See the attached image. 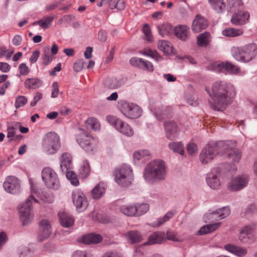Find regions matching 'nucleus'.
<instances>
[{
    "label": "nucleus",
    "instance_id": "21",
    "mask_svg": "<svg viewBox=\"0 0 257 257\" xmlns=\"http://www.w3.org/2000/svg\"><path fill=\"white\" fill-rule=\"evenodd\" d=\"M72 156L68 153H63L60 157V168L62 172L70 169L72 166Z\"/></svg>",
    "mask_w": 257,
    "mask_h": 257
},
{
    "label": "nucleus",
    "instance_id": "61",
    "mask_svg": "<svg viewBox=\"0 0 257 257\" xmlns=\"http://www.w3.org/2000/svg\"><path fill=\"white\" fill-rule=\"evenodd\" d=\"M52 92L51 94V97L53 98H56L58 96L59 93V86L57 82H54L52 84Z\"/></svg>",
    "mask_w": 257,
    "mask_h": 257
},
{
    "label": "nucleus",
    "instance_id": "9",
    "mask_svg": "<svg viewBox=\"0 0 257 257\" xmlns=\"http://www.w3.org/2000/svg\"><path fill=\"white\" fill-rule=\"evenodd\" d=\"M80 133L76 137V141L79 146L86 152L91 153L96 144V141L88 133L79 128Z\"/></svg>",
    "mask_w": 257,
    "mask_h": 257
},
{
    "label": "nucleus",
    "instance_id": "6",
    "mask_svg": "<svg viewBox=\"0 0 257 257\" xmlns=\"http://www.w3.org/2000/svg\"><path fill=\"white\" fill-rule=\"evenodd\" d=\"M42 145L43 150L48 154H54L61 147L60 138L55 133H49L45 136Z\"/></svg>",
    "mask_w": 257,
    "mask_h": 257
},
{
    "label": "nucleus",
    "instance_id": "46",
    "mask_svg": "<svg viewBox=\"0 0 257 257\" xmlns=\"http://www.w3.org/2000/svg\"><path fill=\"white\" fill-rule=\"evenodd\" d=\"M169 147L174 152L183 155L184 153L183 145L181 142L172 143L169 144Z\"/></svg>",
    "mask_w": 257,
    "mask_h": 257
},
{
    "label": "nucleus",
    "instance_id": "14",
    "mask_svg": "<svg viewBox=\"0 0 257 257\" xmlns=\"http://www.w3.org/2000/svg\"><path fill=\"white\" fill-rule=\"evenodd\" d=\"M6 191L9 193L16 194L20 191L21 186L19 180L14 176H9L3 184Z\"/></svg>",
    "mask_w": 257,
    "mask_h": 257
},
{
    "label": "nucleus",
    "instance_id": "64",
    "mask_svg": "<svg viewBox=\"0 0 257 257\" xmlns=\"http://www.w3.org/2000/svg\"><path fill=\"white\" fill-rule=\"evenodd\" d=\"M102 257H123L122 254L117 251H108L105 253Z\"/></svg>",
    "mask_w": 257,
    "mask_h": 257
},
{
    "label": "nucleus",
    "instance_id": "16",
    "mask_svg": "<svg viewBox=\"0 0 257 257\" xmlns=\"http://www.w3.org/2000/svg\"><path fill=\"white\" fill-rule=\"evenodd\" d=\"M216 156L213 145L208 144L202 149L200 154V160L202 164H206L212 161Z\"/></svg>",
    "mask_w": 257,
    "mask_h": 257
},
{
    "label": "nucleus",
    "instance_id": "3",
    "mask_svg": "<svg viewBox=\"0 0 257 257\" xmlns=\"http://www.w3.org/2000/svg\"><path fill=\"white\" fill-rule=\"evenodd\" d=\"M166 176V166L164 162L162 160L152 161L145 168L144 177L149 182L164 180Z\"/></svg>",
    "mask_w": 257,
    "mask_h": 257
},
{
    "label": "nucleus",
    "instance_id": "36",
    "mask_svg": "<svg viewBox=\"0 0 257 257\" xmlns=\"http://www.w3.org/2000/svg\"><path fill=\"white\" fill-rule=\"evenodd\" d=\"M243 32V30L241 29L228 28L222 31V34L227 37H235L241 35Z\"/></svg>",
    "mask_w": 257,
    "mask_h": 257
},
{
    "label": "nucleus",
    "instance_id": "55",
    "mask_svg": "<svg viewBox=\"0 0 257 257\" xmlns=\"http://www.w3.org/2000/svg\"><path fill=\"white\" fill-rule=\"evenodd\" d=\"M84 61L83 59H80L74 63L73 69L75 72H78L82 70L83 68Z\"/></svg>",
    "mask_w": 257,
    "mask_h": 257
},
{
    "label": "nucleus",
    "instance_id": "38",
    "mask_svg": "<svg viewBox=\"0 0 257 257\" xmlns=\"http://www.w3.org/2000/svg\"><path fill=\"white\" fill-rule=\"evenodd\" d=\"M158 46L159 50L163 52L165 54L168 55L172 52V46L171 43L167 41H160Z\"/></svg>",
    "mask_w": 257,
    "mask_h": 257
},
{
    "label": "nucleus",
    "instance_id": "7",
    "mask_svg": "<svg viewBox=\"0 0 257 257\" xmlns=\"http://www.w3.org/2000/svg\"><path fill=\"white\" fill-rule=\"evenodd\" d=\"M33 201L38 202L33 195H30L19 207L20 219L23 225L29 224L33 219L31 211Z\"/></svg>",
    "mask_w": 257,
    "mask_h": 257
},
{
    "label": "nucleus",
    "instance_id": "52",
    "mask_svg": "<svg viewBox=\"0 0 257 257\" xmlns=\"http://www.w3.org/2000/svg\"><path fill=\"white\" fill-rule=\"evenodd\" d=\"M53 20V16L44 18L43 20H41V27L44 29H47L51 25Z\"/></svg>",
    "mask_w": 257,
    "mask_h": 257
},
{
    "label": "nucleus",
    "instance_id": "32",
    "mask_svg": "<svg viewBox=\"0 0 257 257\" xmlns=\"http://www.w3.org/2000/svg\"><path fill=\"white\" fill-rule=\"evenodd\" d=\"M208 3L217 13H223L226 10V4L223 0H208Z\"/></svg>",
    "mask_w": 257,
    "mask_h": 257
},
{
    "label": "nucleus",
    "instance_id": "26",
    "mask_svg": "<svg viewBox=\"0 0 257 257\" xmlns=\"http://www.w3.org/2000/svg\"><path fill=\"white\" fill-rule=\"evenodd\" d=\"M189 28L185 25H179L174 28V32L175 36L182 41H186L189 36Z\"/></svg>",
    "mask_w": 257,
    "mask_h": 257
},
{
    "label": "nucleus",
    "instance_id": "2",
    "mask_svg": "<svg viewBox=\"0 0 257 257\" xmlns=\"http://www.w3.org/2000/svg\"><path fill=\"white\" fill-rule=\"evenodd\" d=\"M217 155L224 159H231L238 163L241 157V152L237 149L236 142L233 141H219L213 145Z\"/></svg>",
    "mask_w": 257,
    "mask_h": 257
},
{
    "label": "nucleus",
    "instance_id": "50",
    "mask_svg": "<svg viewBox=\"0 0 257 257\" xmlns=\"http://www.w3.org/2000/svg\"><path fill=\"white\" fill-rule=\"evenodd\" d=\"M27 102V99L24 96H18L17 97L15 101V107L16 108L24 106Z\"/></svg>",
    "mask_w": 257,
    "mask_h": 257
},
{
    "label": "nucleus",
    "instance_id": "13",
    "mask_svg": "<svg viewBox=\"0 0 257 257\" xmlns=\"http://www.w3.org/2000/svg\"><path fill=\"white\" fill-rule=\"evenodd\" d=\"M223 165L220 167L214 168L210 173L207 174L206 177V182L209 187L213 189H218L220 182L219 179V176L220 174Z\"/></svg>",
    "mask_w": 257,
    "mask_h": 257
},
{
    "label": "nucleus",
    "instance_id": "8",
    "mask_svg": "<svg viewBox=\"0 0 257 257\" xmlns=\"http://www.w3.org/2000/svg\"><path fill=\"white\" fill-rule=\"evenodd\" d=\"M118 104L122 113L128 118H138L142 114V109L135 103H128L126 101L122 100L119 102Z\"/></svg>",
    "mask_w": 257,
    "mask_h": 257
},
{
    "label": "nucleus",
    "instance_id": "53",
    "mask_svg": "<svg viewBox=\"0 0 257 257\" xmlns=\"http://www.w3.org/2000/svg\"><path fill=\"white\" fill-rule=\"evenodd\" d=\"M143 32L146 36V39L148 41H152V36L151 33V30L149 25L147 24H145L143 27Z\"/></svg>",
    "mask_w": 257,
    "mask_h": 257
},
{
    "label": "nucleus",
    "instance_id": "54",
    "mask_svg": "<svg viewBox=\"0 0 257 257\" xmlns=\"http://www.w3.org/2000/svg\"><path fill=\"white\" fill-rule=\"evenodd\" d=\"M140 68L143 70H149L150 71H153L154 70L152 64L150 62L148 61H145L143 59Z\"/></svg>",
    "mask_w": 257,
    "mask_h": 257
},
{
    "label": "nucleus",
    "instance_id": "29",
    "mask_svg": "<svg viewBox=\"0 0 257 257\" xmlns=\"http://www.w3.org/2000/svg\"><path fill=\"white\" fill-rule=\"evenodd\" d=\"M226 9L230 12L243 9V4L241 0H227Z\"/></svg>",
    "mask_w": 257,
    "mask_h": 257
},
{
    "label": "nucleus",
    "instance_id": "49",
    "mask_svg": "<svg viewBox=\"0 0 257 257\" xmlns=\"http://www.w3.org/2000/svg\"><path fill=\"white\" fill-rule=\"evenodd\" d=\"M137 209V215H141L146 213L149 209V205L147 203H143L136 206Z\"/></svg>",
    "mask_w": 257,
    "mask_h": 257
},
{
    "label": "nucleus",
    "instance_id": "63",
    "mask_svg": "<svg viewBox=\"0 0 257 257\" xmlns=\"http://www.w3.org/2000/svg\"><path fill=\"white\" fill-rule=\"evenodd\" d=\"M42 98V94L41 92H37L34 97L33 101L30 102V105L33 107L36 105L37 103Z\"/></svg>",
    "mask_w": 257,
    "mask_h": 257
},
{
    "label": "nucleus",
    "instance_id": "51",
    "mask_svg": "<svg viewBox=\"0 0 257 257\" xmlns=\"http://www.w3.org/2000/svg\"><path fill=\"white\" fill-rule=\"evenodd\" d=\"M109 7L112 10L116 9L117 10L121 11L125 8L124 2L123 0H118L115 4H109Z\"/></svg>",
    "mask_w": 257,
    "mask_h": 257
},
{
    "label": "nucleus",
    "instance_id": "15",
    "mask_svg": "<svg viewBox=\"0 0 257 257\" xmlns=\"http://www.w3.org/2000/svg\"><path fill=\"white\" fill-rule=\"evenodd\" d=\"M73 202L78 212H82L88 206V201L84 194L80 192H75L72 194Z\"/></svg>",
    "mask_w": 257,
    "mask_h": 257
},
{
    "label": "nucleus",
    "instance_id": "60",
    "mask_svg": "<svg viewBox=\"0 0 257 257\" xmlns=\"http://www.w3.org/2000/svg\"><path fill=\"white\" fill-rule=\"evenodd\" d=\"M42 58L43 63L45 65H48L52 60V57L46 52L42 54Z\"/></svg>",
    "mask_w": 257,
    "mask_h": 257
},
{
    "label": "nucleus",
    "instance_id": "47",
    "mask_svg": "<svg viewBox=\"0 0 257 257\" xmlns=\"http://www.w3.org/2000/svg\"><path fill=\"white\" fill-rule=\"evenodd\" d=\"M150 155V152L147 150H142L136 151L134 154V159L135 160H140L144 157H148Z\"/></svg>",
    "mask_w": 257,
    "mask_h": 257
},
{
    "label": "nucleus",
    "instance_id": "1",
    "mask_svg": "<svg viewBox=\"0 0 257 257\" xmlns=\"http://www.w3.org/2000/svg\"><path fill=\"white\" fill-rule=\"evenodd\" d=\"M205 90L213 101L210 107L217 111L231 103L236 94L233 85L225 81H216Z\"/></svg>",
    "mask_w": 257,
    "mask_h": 257
},
{
    "label": "nucleus",
    "instance_id": "18",
    "mask_svg": "<svg viewBox=\"0 0 257 257\" xmlns=\"http://www.w3.org/2000/svg\"><path fill=\"white\" fill-rule=\"evenodd\" d=\"M249 18V14L248 12L239 10L234 12L230 21L233 25H242L247 22Z\"/></svg>",
    "mask_w": 257,
    "mask_h": 257
},
{
    "label": "nucleus",
    "instance_id": "33",
    "mask_svg": "<svg viewBox=\"0 0 257 257\" xmlns=\"http://www.w3.org/2000/svg\"><path fill=\"white\" fill-rule=\"evenodd\" d=\"M105 87L110 89H115L121 85L120 81L115 77H108L104 81Z\"/></svg>",
    "mask_w": 257,
    "mask_h": 257
},
{
    "label": "nucleus",
    "instance_id": "20",
    "mask_svg": "<svg viewBox=\"0 0 257 257\" xmlns=\"http://www.w3.org/2000/svg\"><path fill=\"white\" fill-rule=\"evenodd\" d=\"M208 26L207 20L200 15H197L192 22V30L195 33H199Z\"/></svg>",
    "mask_w": 257,
    "mask_h": 257
},
{
    "label": "nucleus",
    "instance_id": "25",
    "mask_svg": "<svg viewBox=\"0 0 257 257\" xmlns=\"http://www.w3.org/2000/svg\"><path fill=\"white\" fill-rule=\"evenodd\" d=\"M224 248L227 251L239 257H243L247 253V249L245 247L231 244L224 245Z\"/></svg>",
    "mask_w": 257,
    "mask_h": 257
},
{
    "label": "nucleus",
    "instance_id": "45",
    "mask_svg": "<svg viewBox=\"0 0 257 257\" xmlns=\"http://www.w3.org/2000/svg\"><path fill=\"white\" fill-rule=\"evenodd\" d=\"M63 172L66 173L67 178L70 181L72 185L74 186H77L79 185V181L77 175L74 172L68 170V171H64Z\"/></svg>",
    "mask_w": 257,
    "mask_h": 257
},
{
    "label": "nucleus",
    "instance_id": "27",
    "mask_svg": "<svg viewBox=\"0 0 257 257\" xmlns=\"http://www.w3.org/2000/svg\"><path fill=\"white\" fill-rule=\"evenodd\" d=\"M58 216L61 225L64 227H70L74 223V219L73 217L67 213L59 212Z\"/></svg>",
    "mask_w": 257,
    "mask_h": 257
},
{
    "label": "nucleus",
    "instance_id": "42",
    "mask_svg": "<svg viewBox=\"0 0 257 257\" xmlns=\"http://www.w3.org/2000/svg\"><path fill=\"white\" fill-rule=\"evenodd\" d=\"M90 168L87 160L83 161L79 169V174L83 178L87 177L90 173Z\"/></svg>",
    "mask_w": 257,
    "mask_h": 257
},
{
    "label": "nucleus",
    "instance_id": "62",
    "mask_svg": "<svg viewBox=\"0 0 257 257\" xmlns=\"http://www.w3.org/2000/svg\"><path fill=\"white\" fill-rule=\"evenodd\" d=\"M15 136V132L14 131V127L13 126L9 127L8 128V133L7 136L8 138H10L9 140L8 141L9 143H10L13 140H14V138Z\"/></svg>",
    "mask_w": 257,
    "mask_h": 257
},
{
    "label": "nucleus",
    "instance_id": "59",
    "mask_svg": "<svg viewBox=\"0 0 257 257\" xmlns=\"http://www.w3.org/2000/svg\"><path fill=\"white\" fill-rule=\"evenodd\" d=\"M250 235H248L247 234H243L242 233L240 232L238 239L239 241L242 243L249 244L250 243Z\"/></svg>",
    "mask_w": 257,
    "mask_h": 257
},
{
    "label": "nucleus",
    "instance_id": "48",
    "mask_svg": "<svg viewBox=\"0 0 257 257\" xmlns=\"http://www.w3.org/2000/svg\"><path fill=\"white\" fill-rule=\"evenodd\" d=\"M107 121L111 125H112L115 128L119 125H122V121L116 117L108 115L106 116Z\"/></svg>",
    "mask_w": 257,
    "mask_h": 257
},
{
    "label": "nucleus",
    "instance_id": "44",
    "mask_svg": "<svg viewBox=\"0 0 257 257\" xmlns=\"http://www.w3.org/2000/svg\"><path fill=\"white\" fill-rule=\"evenodd\" d=\"M172 111V109L170 106H165L163 107L160 111L155 113L156 117L159 119H163L165 117H168L170 116Z\"/></svg>",
    "mask_w": 257,
    "mask_h": 257
},
{
    "label": "nucleus",
    "instance_id": "40",
    "mask_svg": "<svg viewBox=\"0 0 257 257\" xmlns=\"http://www.w3.org/2000/svg\"><path fill=\"white\" fill-rule=\"evenodd\" d=\"M116 129L127 137H132L134 135L133 128L128 124L125 123L123 121L122 125H118Z\"/></svg>",
    "mask_w": 257,
    "mask_h": 257
},
{
    "label": "nucleus",
    "instance_id": "22",
    "mask_svg": "<svg viewBox=\"0 0 257 257\" xmlns=\"http://www.w3.org/2000/svg\"><path fill=\"white\" fill-rule=\"evenodd\" d=\"M51 226L47 219L41 220L39 224V235L43 238L48 237L51 233Z\"/></svg>",
    "mask_w": 257,
    "mask_h": 257
},
{
    "label": "nucleus",
    "instance_id": "5",
    "mask_svg": "<svg viewBox=\"0 0 257 257\" xmlns=\"http://www.w3.org/2000/svg\"><path fill=\"white\" fill-rule=\"evenodd\" d=\"M133 179V171L128 165L124 164L115 169L114 181L118 185L127 186L132 184Z\"/></svg>",
    "mask_w": 257,
    "mask_h": 257
},
{
    "label": "nucleus",
    "instance_id": "23",
    "mask_svg": "<svg viewBox=\"0 0 257 257\" xmlns=\"http://www.w3.org/2000/svg\"><path fill=\"white\" fill-rule=\"evenodd\" d=\"M165 238V234L163 232H155L151 234L148 240L144 243L145 245L161 243Z\"/></svg>",
    "mask_w": 257,
    "mask_h": 257
},
{
    "label": "nucleus",
    "instance_id": "58",
    "mask_svg": "<svg viewBox=\"0 0 257 257\" xmlns=\"http://www.w3.org/2000/svg\"><path fill=\"white\" fill-rule=\"evenodd\" d=\"M142 61V58L133 57L130 59V63L132 66L138 67L140 68Z\"/></svg>",
    "mask_w": 257,
    "mask_h": 257
},
{
    "label": "nucleus",
    "instance_id": "31",
    "mask_svg": "<svg viewBox=\"0 0 257 257\" xmlns=\"http://www.w3.org/2000/svg\"><path fill=\"white\" fill-rule=\"evenodd\" d=\"M211 41V35L209 33L205 32L199 34L197 37V45L199 47H206Z\"/></svg>",
    "mask_w": 257,
    "mask_h": 257
},
{
    "label": "nucleus",
    "instance_id": "41",
    "mask_svg": "<svg viewBox=\"0 0 257 257\" xmlns=\"http://www.w3.org/2000/svg\"><path fill=\"white\" fill-rule=\"evenodd\" d=\"M174 215V213L173 212H168L163 217L158 218L156 221L152 223V226L153 227H159L162 225L165 222L172 218Z\"/></svg>",
    "mask_w": 257,
    "mask_h": 257
},
{
    "label": "nucleus",
    "instance_id": "10",
    "mask_svg": "<svg viewBox=\"0 0 257 257\" xmlns=\"http://www.w3.org/2000/svg\"><path fill=\"white\" fill-rule=\"evenodd\" d=\"M42 178L47 187L57 189L60 186L56 173L50 167H45L42 171Z\"/></svg>",
    "mask_w": 257,
    "mask_h": 257
},
{
    "label": "nucleus",
    "instance_id": "11",
    "mask_svg": "<svg viewBox=\"0 0 257 257\" xmlns=\"http://www.w3.org/2000/svg\"><path fill=\"white\" fill-rule=\"evenodd\" d=\"M208 69L218 73L228 72L231 74H236L239 71V68L229 62H214L208 66Z\"/></svg>",
    "mask_w": 257,
    "mask_h": 257
},
{
    "label": "nucleus",
    "instance_id": "57",
    "mask_svg": "<svg viewBox=\"0 0 257 257\" xmlns=\"http://www.w3.org/2000/svg\"><path fill=\"white\" fill-rule=\"evenodd\" d=\"M20 73L22 75H26L30 72V69L25 63H21L19 66Z\"/></svg>",
    "mask_w": 257,
    "mask_h": 257
},
{
    "label": "nucleus",
    "instance_id": "17",
    "mask_svg": "<svg viewBox=\"0 0 257 257\" xmlns=\"http://www.w3.org/2000/svg\"><path fill=\"white\" fill-rule=\"evenodd\" d=\"M248 182V177L242 175L233 178L228 184V188L232 191L240 190L245 187Z\"/></svg>",
    "mask_w": 257,
    "mask_h": 257
},
{
    "label": "nucleus",
    "instance_id": "43",
    "mask_svg": "<svg viewBox=\"0 0 257 257\" xmlns=\"http://www.w3.org/2000/svg\"><path fill=\"white\" fill-rule=\"evenodd\" d=\"M86 126L88 129L96 131L99 128L100 124L94 117H89L85 121Z\"/></svg>",
    "mask_w": 257,
    "mask_h": 257
},
{
    "label": "nucleus",
    "instance_id": "34",
    "mask_svg": "<svg viewBox=\"0 0 257 257\" xmlns=\"http://www.w3.org/2000/svg\"><path fill=\"white\" fill-rule=\"evenodd\" d=\"M220 224V222H217L204 225L200 228L198 232V234L201 235L212 232L217 229Z\"/></svg>",
    "mask_w": 257,
    "mask_h": 257
},
{
    "label": "nucleus",
    "instance_id": "4",
    "mask_svg": "<svg viewBox=\"0 0 257 257\" xmlns=\"http://www.w3.org/2000/svg\"><path fill=\"white\" fill-rule=\"evenodd\" d=\"M231 51L232 56L236 60L248 62L253 59L257 54V45L251 43L241 47H233Z\"/></svg>",
    "mask_w": 257,
    "mask_h": 257
},
{
    "label": "nucleus",
    "instance_id": "35",
    "mask_svg": "<svg viewBox=\"0 0 257 257\" xmlns=\"http://www.w3.org/2000/svg\"><path fill=\"white\" fill-rule=\"evenodd\" d=\"M157 28L160 35L162 37L169 36L174 30L173 26L168 24L158 25L157 26Z\"/></svg>",
    "mask_w": 257,
    "mask_h": 257
},
{
    "label": "nucleus",
    "instance_id": "56",
    "mask_svg": "<svg viewBox=\"0 0 257 257\" xmlns=\"http://www.w3.org/2000/svg\"><path fill=\"white\" fill-rule=\"evenodd\" d=\"M197 150V147L195 144L193 143H190L188 144L187 147V151L190 155H193L195 154Z\"/></svg>",
    "mask_w": 257,
    "mask_h": 257
},
{
    "label": "nucleus",
    "instance_id": "37",
    "mask_svg": "<svg viewBox=\"0 0 257 257\" xmlns=\"http://www.w3.org/2000/svg\"><path fill=\"white\" fill-rule=\"evenodd\" d=\"M42 82L38 78H27L24 82L26 88L36 89L41 85Z\"/></svg>",
    "mask_w": 257,
    "mask_h": 257
},
{
    "label": "nucleus",
    "instance_id": "19",
    "mask_svg": "<svg viewBox=\"0 0 257 257\" xmlns=\"http://www.w3.org/2000/svg\"><path fill=\"white\" fill-rule=\"evenodd\" d=\"M164 127L167 138L173 140L177 137L178 126L175 122L170 120L164 122Z\"/></svg>",
    "mask_w": 257,
    "mask_h": 257
},
{
    "label": "nucleus",
    "instance_id": "39",
    "mask_svg": "<svg viewBox=\"0 0 257 257\" xmlns=\"http://www.w3.org/2000/svg\"><path fill=\"white\" fill-rule=\"evenodd\" d=\"M120 210L121 213L127 216L137 215L136 205H123L120 207Z\"/></svg>",
    "mask_w": 257,
    "mask_h": 257
},
{
    "label": "nucleus",
    "instance_id": "28",
    "mask_svg": "<svg viewBox=\"0 0 257 257\" xmlns=\"http://www.w3.org/2000/svg\"><path fill=\"white\" fill-rule=\"evenodd\" d=\"M124 237L130 243H136L141 242L143 237L141 233L136 230L129 231L124 234Z\"/></svg>",
    "mask_w": 257,
    "mask_h": 257
},
{
    "label": "nucleus",
    "instance_id": "12",
    "mask_svg": "<svg viewBox=\"0 0 257 257\" xmlns=\"http://www.w3.org/2000/svg\"><path fill=\"white\" fill-rule=\"evenodd\" d=\"M230 213V208L228 207H223L205 214L204 216V220L205 222H212L226 217Z\"/></svg>",
    "mask_w": 257,
    "mask_h": 257
},
{
    "label": "nucleus",
    "instance_id": "24",
    "mask_svg": "<svg viewBox=\"0 0 257 257\" xmlns=\"http://www.w3.org/2000/svg\"><path fill=\"white\" fill-rule=\"evenodd\" d=\"M102 240V237L99 234L89 233L84 235L80 239V241L83 243L90 244H96L101 242Z\"/></svg>",
    "mask_w": 257,
    "mask_h": 257
},
{
    "label": "nucleus",
    "instance_id": "30",
    "mask_svg": "<svg viewBox=\"0 0 257 257\" xmlns=\"http://www.w3.org/2000/svg\"><path fill=\"white\" fill-rule=\"evenodd\" d=\"M106 185L103 183H99L92 190V197L94 199L101 198L105 192Z\"/></svg>",
    "mask_w": 257,
    "mask_h": 257
}]
</instances>
